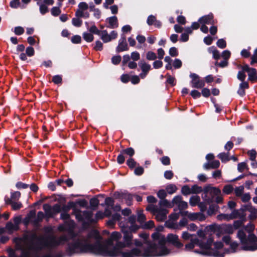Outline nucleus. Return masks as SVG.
Wrapping results in <instances>:
<instances>
[{"instance_id":"nucleus-56","label":"nucleus","mask_w":257,"mask_h":257,"mask_svg":"<svg viewBox=\"0 0 257 257\" xmlns=\"http://www.w3.org/2000/svg\"><path fill=\"white\" fill-rule=\"evenodd\" d=\"M6 228L9 231H14L17 229V226L15 225L12 222H8L6 225Z\"/></svg>"},{"instance_id":"nucleus-51","label":"nucleus","mask_w":257,"mask_h":257,"mask_svg":"<svg viewBox=\"0 0 257 257\" xmlns=\"http://www.w3.org/2000/svg\"><path fill=\"white\" fill-rule=\"evenodd\" d=\"M30 250H31L30 247L29 248V249H22L21 255L20 257H30L32 256L33 255V253H32Z\"/></svg>"},{"instance_id":"nucleus-7","label":"nucleus","mask_w":257,"mask_h":257,"mask_svg":"<svg viewBox=\"0 0 257 257\" xmlns=\"http://www.w3.org/2000/svg\"><path fill=\"white\" fill-rule=\"evenodd\" d=\"M246 74L238 72L237 74V78L241 82L239 84V88L237 91L238 94L243 97L245 95V89H248L249 87V83L247 81H245Z\"/></svg>"},{"instance_id":"nucleus-2","label":"nucleus","mask_w":257,"mask_h":257,"mask_svg":"<svg viewBox=\"0 0 257 257\" xmlns=\"http://www.w3.org/2000/svg\"><path fill=\"white\" fill-rule=\"evenodd\" d=\"M156 249V245L155 243H149L148 246L144 248V251L135 247L126 251H122L118 257H151L153 255Z\"/></svg>"},{"instance_id":"nucleus-59","label":"nucleus","mask_w":257,"mask_h":257,"mask_svg":"<svg viewBox=\"0 0 257 257\" xmlns=\"http://www.w3.org/2000/svg\"><path fill=\"white\" fill-rule=\"evenodd\" d=\"M114 200L110 197H107L105 199V204L108 207L111 208L114 206Z\"/></svg>"},{"instance_id":"nucleus-57","label":"nucleus","mask_w":257,"mask_h":257,"mask_svg":"<svg viewBox=\"0 0 257 257\" xmlns=\"http://www.w3.org/2000/svg\"><path fill=\"white\" fill-rule=\"evenodd\" d=\"M93 49L96 51H102L103 49V43L99 40L96 41L95 42V45L93 47Z\"/></svg>"},{"instance_id":"nucleus-35","label":"nucleus","mask_w":257,"mask_h":257,"mask_svg":"<svg viewBox=\"0 0 257 257\" xmlns=\"http://www.w3.org/2000/svg\"><path fill=\"white\" fill-rule=\"evenodd\" d=\"M37 4L40 6V13L44 15L49 12L48 8L45 4H40L39 2H37Z\"/></svg>"},{"instance_id":"nucleus-8","label":"nucleus","mask_w":257,"mask_h":257,"mask_svg":"<svg viewBox=\"0 0 257 257\" xmlns=\"http://www.w3.org/2000/svg\"><path fill=\"white\" fill-rule=\"evenodd\" d=\"M237 236L240 239L241 243L244 245L242 247L243 250L254 251L257 249V244L256 243L252 245H247L246 235L242 229H239L238 231Z\"/></svg>"},{"instance_id":"nucleus-48","label":"nucleus","mask_w":257,"mask_h":257,"mask_svg":"<svg viewBox=\"0 0 257 257\" xmlns=\"http://www.w3.org/2000/svg\"><path fill=\"white\" fill-rule=\"evenodd\" d=\"M146 216L143 213V211L138 212L137 221L141 224L144 223L146 220Z\"/></svg>"},{"instance_id":"nucleus-53","label":"nucleus","mask_w":257,"mask_h":257,"mask_svg":"<svg viewBox=\"0 0 257 257\" xmlns=\"http://www.w3.org/2000/svg\"><path fill=\"white\" fill-rule=\"evenodd\" d=\"M51 14L54 17L58 16L61 12L60 9L57 7H54L51 9Z\"/></svg>"},{"instance_id":"nucleus-31","label":"nucleus","mask_w":257,"mask_h":257,"mask_svg":"<svg viewBox=\"0 0 257 257\" xmlns=\"http://www.w3.org/2000/svg\"><path fill=\"white\" fill-rule=\"evenodd\" d=\"M159 204L161 207H166L167 208L173 207V205L171 204V202L168 201L165 198L160 200Z\"/></svg>"},{"instance_id":"nucleus-3","label":"nucleus","mask_w":257,"mask_h":257,"mask_svg":"<svg viewBox=\"0 0 257 257\" xmlns=\"http://www.w3.org/2000/svg\"><path fill=\"white\" fill-rule=\"evenodd\" d=\"M31 238L32 240H38L42 245L48 248H53L58 246L62 244L61 241H62L64 242L68 241V237L65 235L61 236L59 239H57L54 235H49L46 237H39L36 234H33L31 236Z\"/></svg>"},{"instance_id":"nucleus-4","label":"nucleus","mask_w":257,"mask_h":257,"mask_svg":"<svg viewBox=\"0 0 257 257\" xmlns=\"http://www.w3.org/2000/svg\"><path fill=\"white\" fill-rule=\"evenodd\" d=\"M167 240V236L165 237L164 235H162L158 239V244L154 243L156 245V249L154 252V254L151 257L166 255L170 253V250L165 245L166 243H168ZM149 243H151L149 242L148 244Z\"/></svg>"},{"instance_id":"nucleus-6","label":"nucleus","mask_w":257,"mask_h":257,"mask_svg":"<svg viewBox=\"0 0 257 257\" xmlns=\"http://www.w3.org/2000/svg\"><path fill=\"white\" fill-rule=\"evenodd\" d=\"M237 67L241 69V70L238 72L243 74H245V72L247 73L248 81H250L252 83L257 82V70L255 68L250 67L247 64H244L243 65H238Z\"/></svg>"},{"instance_id":"nucleus-18","label":"nucleus","mask_w":257,"mask_h":257,"mask_svg":"<svg viewBox=\"0 0 257 257\" xmlns=\"http://www.w3.org/2000/svg\"><path fill=\"white\" fill-rule=\"evenodd\" d=\"M87 202L85 199H79L76 201V202H74L73 201H69L67 205L70 208V209H73L76 206V204H78L81 207H84L87 205Z\"/></svg>"},{"instance_id":"nucleus-54","label":"nucleus","mask_w":257,"mask_h":257,"mask_svg":"<svg viewBox=\"0 0 257 257\" xmlns=\"http://www.w3.org/2000/svg\"><path fill=\"white\" fill-rule=\"evenodd\" d=\"M155 226L154 222L153 220H149L146 222L142 226L144 229H150Z\"/></svg>"},{"instance_id":"nucleus-64","label":"nucleus","mask_w":257,"mask_h":257,"mask_svg":"<svg viewBox=\"0 0 257 257\" xmlns=\"http://www.w3.org/2000/svg\"><path fill=\"white\" fill-rule=\"evenodd\" d=\"M255 243L257 241V237L253 233L249 234L247 237V242Z\"/></svg>"},{"instance_id":"nucleus-20","label":"nucleus","mask_w":257,"mask_h":257,"mask_svg":"<svg viewBox=\"0 0 257 257\" xmlns=\"http://www.w3.org/2000/svg\"><path fill=\"white\" fill-rule=\"evenodd\" d=\"M43 209L45 211L46 216L48 218H53V212L52 207L48 204H45L43 205Z\"/></svg>"},{"instance_id":"nucleus-46","label":"nucleus","mask_w":257,"mask_h":257,"mask_svg":"<svg viewBox=\"0 0 257 257\" xmlns=\"http://www.w3.org/2000/svg\"><path fill=\"white\" fill-rule=\"evenodd\" d=\"M157 56L155 53L152 51H148L146 54V58L148 60H155L157 59Z\"/></svg>"},{"instance_id":"nucleus-43","label":"nucleus","mask_w":257,"mask_h":257,"mask_svg":"<svg viewBox=\"0 0 257 257\" xmlns=\"http://www.w3.org/2000/svg\"><path fill=\"white\" fill-rule=\"evenodd\" d=\"M248 167L245 162H241L238 164L237 170L239 172H242L245 169L248 170Z\"/></svg>"},{"instance_id":"nucleus-14","label":"nucleus","mask_w":257,"mask_h":257,"mask_svg":"<svg viewBox=\"0 0 257 257\" xmlns=\"http://www.w3.org/2000/svg\"><path fill=\"white\" fill-rule=\"evenodd\" d=\"M5 203L7 205H11L12 209L13 210L16 211L20 209L23 207V205L20 202H16V201H12V199H10L7 196L5 197Z\"/></svg>"},{"instance_id":"nucleus-17","label":"nucleus","mask_w":257,"mask_h":257,"mask_svg":"<svg viewBox=\"0 0 257 257\" xmlns=\"http://www.w3.org/2000/svg\"><path fill=\"white\" fill-rule=\"evenodd\" d=\"M203 254L209 256H213L214 257H224V253H220L217 249H209L208 250H204L202 252Z\"/></svg>"},{"instance_id":"nucleus-61","label":"nucleus","mask_w":257,"mask_h":257,"mask_svg":"<svg viewBox=\"0 0 257 257\" xmlns=\"http://www.w3.org/2000/svg\"><path fill=\"white\" fill-rule=\"evenodd\" d=\"M211 48L214 49V51L212 54L213 58L216 60H218L220 57V54L219 51L215 46H211Z\"/></svg>"},{"instance_id":"nucleus-42","label":"nucleus","mask_w":257,"mask_h":257,"mask_svg":"<svg viewBox=\"0 0 257 257\" xmlns=\"http://www.w3.org/2000/svg\"><path fill=\"white\" fill-rule=\"evenodd\" d=\"M126 165L131 169H134L135 167H136L137 163L135 161V160L130 158L126 161Z\"/></svg>"},{"instance_id":"nucleus-16","label":"nucleus","mask_w":257,"mask_h":257,"mask_svg":"<svg viewBox=\"0 0 257 257\" xmlns=\"http://www.w3.org/2000/svg\"><path fill=\"white\" fill-rule=\"evenodd\" d=\"M121 237V234L120 233L117 231H113L112 232L110 238L107 241L106 244L105 245H108V246H111L113 245V240L118 241Z\"/></svg>"},{"instance_id":"nucleus-40","label":"nucleus","mask_w":257,"mask_h":257,"mask_svg":"<svg viewBox=\"0 0 257 257\" xmlns=\"http://www.w3.org/2000/svg\"><path fill=\"white\" fill-rule=\"evenodd\" d=\"M209 194L213 198L214 197L218 195H221V191L218 188L211 187V191Z\"/></svg>"},{"instance_id":"nucleus-21","label":"nucleus","mask_w":257,"mask_h":257,"mask_svg":"<svg viewBox=\"0 0 257 257\" xmlns=\"http://www.w3.org/2000/svg\"><path fill=\"white\" fill-rule=\"evenodd\" d=\"M229 152L227 153H220L217 155V157L221 160L222 163H225L230 160L229 157Z\"/></svg>"},{"instance_id":"nucleus-37","label":"nucleus","mask_w":257,"mask_h":257,"mask_svg":"<svg viewBox=\"0 0 257 257\" xmlns=\"http://www.w3.org/2000/svg\"><path fill=\"white\" fill-rule=\"evenodd\" d=\"M83 38L87 42H91L93 41V35L89 33L84 32L83 34Z\"/></svg>"},{"instance_id":"nucleus-39","label":"nucleus","mask_w":257,"mask_h":257,"mask_svg":"<svg viewBox=\"0 0 257 257\" xmlns=\"http://www.w3.org/2000/svg\"><path fill=\"white\" fill-rule=\"evenodd\" d=\"M181 193L184 196L191 194V188L187 185H184L181 188Z\"/></svg>"},{"instance_id":"nucleus-10","label":"nucleus","mask_w":257,"mask_h":257,"mask_svg":"<svg viewBox=\"0 0 257 257\" xmlns=\"http://www.w3.org/2000/svg\"><path fill=\"white\" fill-rule=\"evenodd\" d=\"M168 243L173 246L180 248L183 246V244L179 240L178 235L172 233H169L167 235Z\"/></svg>"},{"instance_id":"nucleus-27","label":"nucleus","mask_w":257,"mask_h":257,"mask_svg":"<svg viewBox=\"0 0 257 257\" xmlns=\"http://www.w3.org/2000/svg\"><path fill=\"white\" fill-rule=\"evenodd\" d=\"M45 217L44 213L42 211H39L37 213V218L33 221L34 225H37L40 222L42 221Z\"/></svg>"},{"instance_id":"nucleus-60","label":"nucleus","mask_w":257,"mask_h":257,"mask_svg":"<svg viewBox=\"0 0 257 257\" xmlns=\"http://www.w3.org/2000/svg\"><path fill=\"white\" fill-rule=\"evenodd\" d=\"M121 60V57L120 55L114 56L111 58V62L114 65H118Z\"/></svg>"},{"instance_id":"nucleus-9","label":"nucleus","mask_w":257,"mask_h":257,"mask_svg":"<svg viewBox=\"0 0 257 257\" xmlns=\"http://www.w3.org/2000/svg\"><path fill=\"white\" fill-rule=\"evenodd\" d=\"M210 228L212 231H218L223 233L232 234L234 232V229L231 224H222L221 225H211Z\"/></svg>"},{"instance_id":"nucleus-52","label":"nucleus","mask_w":257,"mask_h":257,"mask_svg":"<svg viewBox=\"0 0 257 257\" xmlns=\"http://www.w3.org/2000/svg\"><path fill=\"white\" fill-rule=\"evenodd\" d=\"M167 79L166 80V83H167L170 84L172 86H174L176 85L175 82V78L174 77H172L168 73L167 74Z\"/></svg>"},{"instance_id":"nucleus-22","label":"nucleus","mask_w":257,"mask_h":257,"mask_svg":"<svg viewBox=\"0 0 257 257\" xmlns=\"http://www.w3.org/2000/svg\"><path fill=\"white\" fill-rule=\"evenodd\" d=\"M219 206L216 204H211L209 205V208L207 210V214L209 216H211L215 214L218 211Z\"/></svg>"},{"instance_id":"nucleus-19","label":"nucleus","mask_w":257,"mask_h":257,"mask_svg":"<svg viewBox=\"0 0 257 257\" xmlns=\"http://www.w3.org/2000/svg\"><path fill=\"white\" fill-rule=\"evenodd\" d=\"M109 23L107 28L114 29L117 28L118 26V20L117 17L114 16L107 18L106 19Z\"/></svg>"},{"instance_id":"nucleus-55","label":"nucleus","mask_w":257,"mask_h":257,"mask_svg":"<svg viewBox=\"0 0 257 257\" xmlns=\"http://www.w3.org/2000/svg\"><path fill=\"white\" fill-rule=\"evenodd\" d=\"M72 24L77 27H80L82 24V21L78 18H74L72 20Z\"/></svg>"},{"instance_id":"nucleus-25","label":"nucleus","mask_w":257,"mask_h":257,"mask_svg":"<svg viewBox=\"0 0 257 257\" xmlns=\"http://www.w3.org/2000/svg\"><path fill=\"white\" fill-rule=\"evenodd\" d=\"M128 50V47L126 42H120L119 41L118 45L116 47V51L120 52Z\"/></svg>"},{"instance_id":"nucleus-24","label":"nucleus","mask_w":257,"mask_h":257,"mask_svg":"<svg viewBox=\"0 0 257 257\" xmlns=\"http://www.w3.org/2000/svg\"><path fill=\"white\" fill-rule=\"evenodd\" d=\"M139 65L140 66L142 71L145 73H148L151 70V65L146 62L143 63L142 61L139 63Z\"/></svg>"},{"instance_id":"nucleus-5","label":"nucleus","mask_w":257,"mask_h":257,"mask_svg":"<svg viewBox=\"0 0 257 257\" xmlns=\"http://www.w3.org/2000/svg\"><path fill=\"white\" fill-rule=\"evenodd\" d=\"M91 238H94L96 239V241L94 243H95L97 240L100 241V239H101V237L100 235L99 232L96 230H93L91 232H89L87 235V237H82V238H77L76 239H74L73 242H69L67 244V247L66 248V251L67 254L71 256L74 254H85V253H80V252H73L70 250V247H71V244L75 242L77 239H85L87 240V242L88 243H91L89 239Z\"/></svg>"},{"instance_id":"nucleus-12","label":"nucleus","mask_w":257,"mask_h":257,"mask_svg":"<svg viewBox=\"0 0 257 257\" xmlns=\"http://www.w3.org/2000/svg\"><path fill=\"white\" fill-rule=\"evenodd\" d=\"M198 22L201 24H211L213 25L217 23V20L214 19L213 14L210 13L207 15L200 17L198 20Z\"/></svg>"},{"instance_id":"nucleus-58","label":"nucleus","mask_w":257,"mask_h":257,"mask_svg":"<svg viewBox=\"0 0 257 257\" xmlns=\"http://www.w3.org/2000/svg\"><path fill=\"white\" fill-rule=\"evenodd\" d=\"M216 45L219 48L224 49L226 47V42L223 39H220L217 41Z\"/></svg>"},{"instance_id":"nucleus-1","label":"nucleus","mask_w":257,"mask_h":257,"mask_svg":"<svg viewBox=\"0 0 257 257\" xmlns=\"http://www.w3.org/2000/svg\"><path fill=\"white\" fill-rule=\"evenodd\" d=\"M124 241H117L115 246L110 248L107 245H104L101 241L97 240L95 243H88L85 239H77L71 244L70 250L73 252L90 253L97 255L105 257H118L122 251L121 249L125 247H130Z\"/></svg>"},{"instance_id":"nucleus-28","label":"nucleus","mask_w":257,"mask_h":257,"mask_svg":"<svg viewBox=\"0 0 257 257\" xmlns=\"http://www.w3.org/2000/svg\"><path fill=\"white\" fill-rule=\"evenodd\" d=\"M239 217L240 218H244L245 217L244 214L241 215L238 210L234 209L231 213L230 214V219H233Z\"/></svg>"},{"instance_id":"nucleus-63","label":"nucleus","mask_w":257,"mask_h":257,"mask_svg":"<svg viewBox=\"0 0 257 257\" xmlns=\"http://www.w3.org/2000/svg\"><path fill=\"white\" fill-rule=\"evenodd\" d=\"M169 53L172 57H176L179 54L177 49L175 47H172L170 48Z\"/></svg>"},{"instance_id":"nucleus-33","label":"nucleus","mask_w":257,"mask_h":257,"mask_svg":"<svg viewBox=\"0 0 257 257\" xmlns=\"http://www.w3.org/2000/svg\"><path fill=\"white\" fill-rule=\"evenodd\" d=\"M90 205L92 209H96L99 204V201L96 197H93L89 201Z\"/></svg>"},{"instance_id":"nucleus-29","label":"nucleus","mask_w":257,"mask_h":257,"mask_svg":"<svg viewBox=\"0 0 257 257\" xmlns=\"http://www.w3.org/2000/svg\"><path fill=\"white\" fill-rule=\"evenodd\" d=\"M199 215L203 216L202 218H200V220H202L204 219V216L200 213H190L188 215V217L191 221H194L197 219Z\"/></svg>"},{"instance_id":"nucleus-30","label":"nucleus","mask_w":257,"mask_h":257,"mask_svg":"<svg viewBox=\"0 0 257 257\" xmlns=\"http://www.w3.org/2000/svg\"><path fill=\"white\" fill-rule=\"evenodd\" d=\"M65 225L68 231L71 229H74L76 224L73 220L70 219L65 221Z\"/></svg>"},{"instance_id":"nucleus-11","label":"nucleus","mask_w":257,"mask_h":257,"mask_svg":"<svg viewBox=\"0 0 257 257\" xmlns=\"http://www.w3.org/2000/svg\"><path fill=\"white\" fill-rule=\"evenodd\" d=\"M190 77L192 78V86L195 88H202L205 85V81L203 80L200 79L199 76L195 73H191Z\"/></svg>"},{"instance_id":"nucleus-62","label":"nucleus","mask_w":257,"mask_h":257,"mask_svg":"<svg viewBox=\"0 0 257 257\" xmlns=\"http://www.w3.org/2000/svg\"><path fill=\"white\" fill-rule=\"evenodd\" d=\"M26 54L28 57H32L35 54V50L32 46L28 47L26 49Z\"/></svg>"},{"instance_id":"nucleus-13","label":"nucleus","mask_w":257,"mask_h":257,"mask_svg":"<svg viewBox=\"0 0 257 257\" xmlns=\"http://www.w3.org/2000/svg\"><path fill=\"white\" fill-rule=\"evenodd\" d=\"M122 233L123 234V241L126 242L127 245L132 246L133 244L132 239L133 237L132 232L130 230L127 231L123 227L121 229Z\"/></svg>"},{"instance_id":"nucleus-47","label":"nucleus","mask_w":257,"mask_h":257,"mask_svg":"<svg viewBox=\"0 0 257 257\" xmlns=\"http://www.w3.org/2000/svg\"><path fill=\"white\" fill-rule=\"evenodd\" d=\"M83 214L86 219H87L89 221V222H93L94 220L92 218V215L91 212L88 211H84Z\"/></svg>"},{"instance_id":"nucleus-41","label":"nucleus","mask_w":257,"mask_h":257,"mask_svg":"<svg viewBox=\"0 0 257 257\" xmlns=\"http://www.w3.org/2000/svg\"><path fill=\"white\" fill-rule=\"evenodd\" d=\"M241 219H242L241 220H235L233 222L232 226L233 227L234 230L237 229L243 225V222H244V220L243 219V218H241Z\"/></svg>"},{"instance_id":"nucleus-23","label":"nucleus","mask_w":257,"mask_h":257,"mask_svg":"<svg viewBox=\"0 0 257 257\" xmlns=\"http://www.w3.org/2000/svg\"><path fill=\"white\" fill-rule=\"evenodd\" d=\"M122 199L125 200L126 203L128 206H131L132 204L133 195L128 192H124Z\"/></svg>"},{"instance_id":"nucleus-34","label":"nucleus","mask_w":257,"mask_h":257,"mask_svg":"<svg viewBox=\"0 0 257 257\" xmlns=\"http://www.w3.org/2000/svg\"><path fill=\"white\" fill-rule=\"evenodd\" d=\"M121 153L126 154L130 156V158H132L135 155V152L133 148L130 147L121 150Z\"/></svg>"},{"instance_id":"nucleus-50","label":"nucleus","mask_w":257,"mask_h":257,"mask_svg":"<svg viewBox=\"0 0 257 257\" xmlns=\"http://www.w3.org/2000/svg\"><path fill=\"white\" fill-rule=\"evenodd\" d=\"M53 212V217L57 213L61 212V206L59 204H55L52 207Z\"/></svg>"},{"instance_id":"nucleus-36","label":"nucleus","mask_w":257,"mask_h":257,"mask_svg":"<svg viewBox=\"0 0 257 257\" xmlns=\"http://www.w3.org/2000/svg\"><path fill=\"white\" fill-rule=\"evenodd\" d=\"M191 194H199L203 192V189L201 187L197 185H194L191 188Z\"/></svg>"},{"instance_id":"nucleus-44","label":"nucleus","mask_w":257,"mask_h":257,"mask_svg":"<svg viewBox=\"0 0 257 257\" xmlns=\"http://www.w3.org/2000/svg\"><path fill=\"white\" fill-rule=\"evenodd\" d=\"M159 208L153 204H149L146 207V210L151 212L153 215L156 214Z\"/></svg>"},{"instance_id":"nucleus-45","label":"nucleus","mask_w":257,"mask_h":257,"mask_svg":"<svg viewBox=\"0 0 257 257\" xmlns=\"http://www.w3.org/2000/svg\"><path fill=\"white\" fill-rule=\"evenodd\" d=\"M182 200V197L181 195H177L175 196L172 201H171V204L173 205V207L175 205H178L180 202Z\"/></svg>"},{"instance_id":"nucleus-26","label":"nucleus","mask_w":257,"mask_h":257,"mask_svg":"<svg viewBox=\"0 0 257 257\" xmlns=\"http://www.w3.org/2000/svg\"><path fill=\"white\" fill-rule=\"evenodd\" d=\"M200 200L198 196H192L190 198L189 203L192 206H195L199 204Z\"/></svg>"},{"instance_id":"nucleus-32","label":"nucleus","mask_w":257,"mask_h":257,"mask_svg":"<svg viewBox=\"0 0 257 257\" xmlns=\"http://www.w3.org/2000/svg\"><path fill=\"white\" fill-rule=\"evenodd\" d=\"M177 189L178 188L175 185L172 184H169L166 188L167 192L170 194H172L176 192L177 190Z\"/></svg>"},{"instance_id":"nucleus-49","label":"nucleus","mask_w":257,"mask_h":257,"mask_svg":"<svg viewBox=\"0 0 257 257\" xmlns=\"http://www.w3.org/2000/svg\"><path fill=\"white\" fill-rule=\"evenodd\" d=\"M21 193L19 191H15L11 193V198L12 201H17L21 197Z\"/></svg>"},{"instance_id":"nucleus-15","label":"nucleus","mask_w":257,"mask_h":257,"mask_svg":"<svg viewBox=\"0 0 257 257\" xmlns=\"http://www.w3.org/2000/svg\"><path fill=\"white\" fill-rule=\"evenodd\" d=\"M167 213L168 211L166 209L159 208L154 215L157 221H163L166 219Z\"/></svg>"},{"instance_id":"nucleus-38","label":"nucleus","mask_w":257,"mask_h":257,"mask_svg":"<svg viewBox=\"0 0 257 257\" xmlns=\"http://www.w3.org/2000/svg\"><path fill=\"white\" fill-rule=\"evenodd\" d=\"M233 190L232 186L230 184L226 185L224 186L222 191L225 194H230Z\"/></svg>"}]
</instances>
